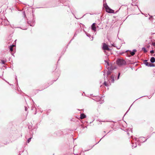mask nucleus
Here are the masks:
<instances>
[{
	"instance_id": "423d86ee",
	"label": "nucleus",
	"mask_w": 155,
	"mask_h": 155,
	"mask_svg": "<svg viewBox=\"0 0 155 155\" xmlns=\"http://www.w3.org/2000/svg\"><path fill=\"white\" fill-rule=\"evenodd\" d=\"M15 46V45H12L11 46H10L9 47L10 50L11 52H12L13 51V48Z\"/></svg>"
},
{
	"instance_id": "dca6fc26",
	"label": "nucleus",
	"mask_w": 155,
	"mask_h": 155,
	"mask_svg": "<svg viewBox=\"0 0 155 155\" xmlns=\"http://www.w3.org/2000/svg\"><path fill=\"white\" fill-rule=\"evenodd\" d=\"M136 146H137V145L136 144L135 146L134 145H132V147H133V148H135V147H136Z\"/></svg>"
},
{
	"instance_id": "412c9836",
	"label": "nucleus",
	"mask_w": 155,
	"mask_h": 155,
	"mask_svg": "<svg viewBox=\"0 0 155 155\" xmlns=\"http://www.w3.org/2000/svg\"><path fill=\"white\" fill-rule=\"evenodd\" d=\"M25 110H26V108H25Z\"/></svg>"
},
{
	"instance_id": "f03ea898",
	"label": "nucleus",
	"mask_w": 155,
	"mask_h": 155,
	"mask_svg": "<svg viewBox=\"0 0 155 155\" xmlns=\"http://www.w3.org/2000/svg\"><path fill=\"white\" fill-rule=\"evenodd\" d=\"M117 63L118 65L121 66L125 64L126 62L123 59H119L117 61Z\"/></svg>"
},
{
	"instance_id": "6ab92c4d",
	"label": "nucleus",
	"mask_w": 155,
	"mask_h": 155,
	"mask_svg": "<svg viewBox=\"0 0 155 155\" xmlns=\"http://www.w3.org/2000/svg\"><path fill=\"white\" fill-rule=\"evenodd\" d=\"M152 45L153 46H155V43H152Z\"/></svg>"
},
{
	"instance_id": "39448f33",
	"label": "nucleus",
	"mask_w": 155,
	"mask_h": 155,
	"mask_svg": "<svg viewBox=\"0 0 155 155\" xmlns=\"http://www.w3.org/2000/svg\"><path fill=\"white\" fill-rule=\"evenodd\" d=\"M96 24L95 23H94L91 26L92 30L94 32L96 31Z\"/></svg>"
},
{
	"instance_id": "9b49d317",
	"label": "nucleus",
	"mask_w": 155,
	"mask_h": 155,
	"mask_svg": "<svg viewBox=\"0 0 155 155\" xmlns=\"http://www.w3.org/2000/svg\"><path fill=\"white\" fill-rule=\"evenodd\" d=\"M142 50L145 53L147 52V51L146 50V49L144 48H142Z\"/></svg>"
},
{
	"instance_id": "9d476101",
	"label": "nucleus",
	"mask_w": 155,
	"mask_h": 155,
	"mask_svg": "<svg viewBox=\"0 0 155 155\" xmlns=\"http://www.w3.org/2000/svg\"><path fill=\"white\" fill-rule=\"evenodd\" d=\"M145 64L147 66H152L151 65V63H148V62H146L145 63Z\"/></svg>"
},
{
	"instance_id": "f257e3e1",
	"label": "nucleus",
	"mask_w": 155,
	"mask_h": 155,
	"mask_svg": "<svg viewBox=\"0 0 155 155\" xmlns=\"http://www.w3.org/2000/svg\"><path fill=\"white\" fill-rule=\"evenodd\" d=\"M104 6L106 9V12H107L110 13H114V11L110 9L107 4H104Z\"/></svg>"
},
{
	"instance_id": "2eb2a0df",
	"label": "nucleus",
	"mask_w": 155,
	"mask_h": 155,
	"mask_svg": "<svg viewBox=\"0 0 155 155\" xmlns=\"http://www.w3.org/2000/svg\"><path fill=\"white\" fill-rule=\"evenodd\" d=\"M154 51L153 50H151L150 51V53L151 54H153V53H154Z\"/></svg>"
},
{
	"instance_id": "ddd939ff",
	"label": "nucleus",
	"mask_w": 155,
	"mask_h": 155,
	"mask_svg": "<svg viewBox=\"0 0 155 155\" xmlns=\"http://www.w3.org/2000/svg\"><path fill=\"white\" fill-rule=\"evenodd\" d=\"M110 72L109 71H108L107 72V74L108 76H109L110 75Z\"/></svg>"
},
{
	"instance_id": "6e6552de",
	"label": "nucleus",
	"mask_w": 155,
	"mask_h": 155,
	"mask_svg": "<svg viewBox=\"0 0 155 155\" xmlns=\"http://www.w3.org/2000/svg\"><path fill=\"white\" fill-rule=\"evenodd\" d=\"M86 117L85 115L84 114H81L80 118L81 119H83Z\"/></svg>"
},
{
	"instance_id": "4468645a",
	"label": "nucleus",
	"mask_w": 155,
	"mask_h": 155,
	"mask_svg": "<svg viewBox=\"0 0 155 155\" xmlns=\"http://www.w3.org/2000/svg\"><path fill=\"white\" fill-rule=\"evenodd\" d=\"M31 138H29L28 139V143H29V142L31 141Z\"/></svg>"
},
{
	"instance_id": "a211bd4d",
	"label": "nucleus",
	"mask_w": 155,
	"mask_h": 155,
	"mask_svg": "<svg viewBox=\"0 0 155 155\" xmlns=\"http://www.w3.org/2000/svg\"><path fill=\"white\" fill-rule=\"evenodd\" d=\"M120 74V73H119V74H118V78H117V79H118L119 78V77Z\"/></svg>"
},
{
	"instance_id": "f3484780",
	"label": "nucleus",
	"mask_w": 155,
	"mask_h": 155,
	"mask_svg": "<svg viewBox=\"0 0 155 155\" xmlns=\"http://www.w3.org/2000/svg\"><path fill=\"white\" fill-rule=\"evenodd\" d=\"M2 63L3 64H5V61H4L3 60H2Z\"/></svg>"
},
{
	"instance_id": "1a4fd4ad",
	"label": "nucleus",
	"mask_w": 155,
	"mask_h": 155,
	"mask_svg": "<svg viewBox=\"0 0 155 155\" xmlns=\"http://www.w3.org/2000/svg\"><path fill=\"white\" fill-rule=\"evenodd\" d=\"M150 61L152 63H153L155 61V58L154 57H151L150 60Z\"/></svg>"
},
{
	"instance_id": "f8f14e48",
	"label": "nucleus",
	"mask_w": 155,
	"mask_h": 155,
	"mask_svg": "<svg viewBox=\"0 0 155 155\" xmlns=\"http://www.w3.org/2000/svg\"><path fill=\"white\" fill-rule=\"evenodd\" d=\"M104 84L106 86H108V84L106 83V82H104Z\"/></svg>"
},
{
	"instance_id": "20e7f679",
	"label": "nucleus",
	"mask_w": 155,
	"mask_h": 155,
	"mask_svg": "<svg viewBox=\"0 0 155 155\" xmlns=\"http://www.w3.org/2000/svg\"><path fill=\"white\" fill-rule=\"evenodd\" d=\"M103 49L104 50H109V48L108 46L105 43H104L103 46Z\"/></svg>"
},
{
	"instance_id": "0eeeda50",
	"label": "nucleus",
	"mask_w": 155,
	"mask_h": 155,
	"mask_svg": "<svg viewBox=\"0 0 155 155\" xmlns=\"http://www.w3.org/2000/svg\"><path fill=\"white\" fill-rule=\"evenodd\" d=\"M114 76L112 75L110 77V80H111L113 82L114 81Z\"/></svg>"
},
{
	"instance_id": "aec40b11",
	"label": "nucleus",
	"mask_w": 155,
	"mask_h": 155,
	"mask_svg": "<svg viewBox=\"0 0 155 155\" xmlns=\"http://www.w3.org/2000/svg\"><path fill=\"white\" fill-rule=\"evenodd\" d=\"M106 63H107V64L108 65V66L109 65L108 63L107 62H106Z\"/></svg>"
},
{
	"instance_id": "7ed1b4c3",
	"label": "nucleus",
	"mask_w": 155,
	"mask_h": 155,
	"mask_svg": "<svg viewBox=\"0 0 155 155\" xmlns=\"http://www.w3.org/2000/svg\"><path fill=\"white\" fill-rule=\"evenodd\" d=\"M136 51V50L135 49H134L132 51H127V54L128 56H130V55H129V54H130L131 56H133L135 54V53Z\"/></svg>"
}]
</instances>
